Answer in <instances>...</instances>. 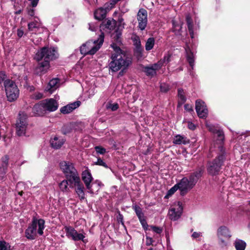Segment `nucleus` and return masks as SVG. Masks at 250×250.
I'll list each match as a JSON object with an SVG mask.
<instances>
[{"label":"nucleus","instance_id":"f257e3e1","mask_svg":"<svg viewBox=\"0 0 250 250\" xmlns=\"http://www.w3.org/2000/svg\"><path fill=\"white\" fill-rule=\"evenodd\" d=\"M217 139L214 145L216 156L214 158L207 162L206 169L208 175L215 176L219 175L227 159L228 153L224 146L225 136L222 130H218L216 132Z\"/></svg>","mask_w":250,"mask_h":250},{"label":"nucleus","instance_id":"f03ea898","mask_svg":"<svg viewBox=\"0 0 250 250\" xmlns=\"http://www.w3.org/2000/svg\"><path fill=\"white\" fill-rule=\"evenodd\" d=\"M60 167L65 178L68 180L70 188H75V191L80 200L84 199V187L74 165L69 162L62 161L60 163Z\"/></svg>","mask_w":250,"mask_h":250},{"label":"nucleus","instance_id":"7ed1b4c3","mask_svg":"<svg viewBox=\"0 0 250 250\" xmlns=\"http://www.w3.org/2000/svg\"><path fill=\"white\" fill-rule=\"evenodd\" d=\"M110 46L113 49L114 53L112 54V61L109 64V67L113 72H117L122 68L118 75L119 78L126 72L128 67L131 63L132 59L116 43L113 42Z\"/></svg>","mask_w":250,"mask_h":250},{"label":"nucleus","instance_id":"20e7f679","mask_svg":"<svg viewBox=\"0 0 250 250\" xmlns=\"http://www.w3.org/2000/svg\"><path fill=\"white\" fill-rule=\"evenodd\" d=\"M59 54L57 47L43 46L36 53L35 60L38 62L36 72L40 75L45 74L50 68V62L57 59Z\"/></svg>","mask_w":250,"mask_h":250},{"label":"nucleus","instance_id":"39448f33","mask_svg":"<svg viewBox=\"0 0 250 250\" xmlns=\"http://www.w3.org/2000/svg\"><path fill=\"white\" fill-rule=\"evenodd\" d=\"M45 221L42 219H38L34 217L31 223L30 224L25 230V237L28 240H34L37 237V227L38 226V233L42 235L43 233V229L45 228Z\"/></svg>","mask_w":250,"mask_h":250},{"label":"nucleus","instance_id":"423d86ee","mask_svg":"<svg viewBox=\"0 0 250 250\" xmlns=\"http://www.w3.org/2000/svg\"><path fill=\"white\" fill-rule=\"evenodd\" d=\"M104 35L103 32L99 36L97 40L94 41V44L96 45L93 46L91 49L89 48L90 42H87L83 44L80 47V51L82 54L94 55L100 49L101 46L103 44L104 41Z\"/></svg>","mask_w":250,"mask_h":250},{"label":"nucleus","instance_id":"0eeeda50","mask_svg":"<svg viewBox=\"0 0 250 250\" xmlns=\"http://www.w3.org/2000/svg\"><path fill=\"white\" fill-rule=\"evenodd\" d=\"M7 101L13 102L17 100L19 97L20 90L15 82L7 81L4 86Z\"/></svg>","mask_w":250,"mask_h":250},{"label":"nucleus","instance_id":"6e6552de","mask_svg":"<svg viewBox=\"0 0 250 250\" xmlns=\"http://www.w3.org/2000/svg\"><path fill=\"white\" fill-rule=\"evenodd\" d=\"M27 115L26 113L19 114V117L15 124L16 134L18 136H22L25 134L27 123Z\"/></svg>","mask_w":250,"mask_h":250},{"label":"nucleus","instance_id":"1a4fd4ad","mask_svg":"<svg viewBox=\"0 0 250 250\" xmlns=\"http://www.w3.org/2000/svg\"><path fill=\"white\" fill-rule=\"evenodd\" d=\"M82 179L86 189L88 190V192L90 194H93L94 193V189L92 188V186L94 185V183H92L93 178L90 172V170L88 167H86V169L82 172Z\"/></svg>","mask_w":250,"mask_h":250},{"label":"nucleus","instance_id":"9d476101","mask_svg":"<svg viewBox=\"0 0 250 250\" xmlns=\"http://www.w3.org/2000/svg\"><path fill=\"white\" fill-rule=\"evenodd\" d=\"M138 21V27L141 31L144 30L147 24V12L144 8H140L137 15Z\"/></svg>","mask_w":250,"mask_h":250},{"label":"nucleus","instance_id":"9b49d317","mask_svg":"<svg viewBox=\"0 0 250 250\" xmlns=\"http://www.w3.org/2000/svg\"><path fill=\"white\" fill-rule=\"evenodd\" d=\"M68 237H71L74 241L82 240L84 243H86L87 241L84 240L85 236L82 233H79L77 231L71 226H65L64 227Z\"/></svg>","mask_w":250,"mask_h":250},{"label":"nucleus","instance_id":"f8f14e48","mask_svg":"<svg viewBox=\"0 0 250 250\" xmlns=\"http://www.w3.org/2000/svg\"><path fill=\"white\" fill-rule=\"evenodd\" d=\"M195 109L198 116L200 118L205 119L208 114V110L205 103L202 100L198 99L195 102Z\"/></svg>","mask_w":250,"mask_h":250},{"label":"nucleus","instance_id":"ddd939ff","mask_svg":"<svg viewBox=\"0 0 250 250\" xmlns=\"http://www.w3.org/2000/svg\"><path fill=\"white\" fill-rule=\"evenodd\" d=\"M204 172V167L203 166L198 167L196 170L190 173L188 177V180L194 187L198 180L202 176Z\"/></svg>","mask_w":250,"mask_h":250},{"label":"nucleus","instance_id":"4468645a","mask_svg":"<svg viewBox=\"0 0 250 250\" xmlns=\"http://www.w3.org/2000/svg\"><path fill=\"white\" fill-rule=\"evenodd\" d=\"M177 184L179 187L180 194L182 196L187 194L189 191L193 188V187L188 180L187 177H183Z\"/></svg>","mask_w":250,"mask_h":250},{"label":"nucleus","instance_id":"2eb2a0df","mask_svg":"<svg viewBox=\"0 0 250 250\" xmlns=\"http://www.w3.org/2000/svg\"><path fill=\"white\" fill-rule=\"evenodd\" d=\"M9 161V156L8 155H5L0 158V178L1 180H4L5 175L8 171Z\"/></svg>","mask_w":250,"mask_h":250},{"label":"nucleus","instance_id":"dca6fc26","mask_svg":"<svg viewBox=\"0 0 250 250\" xmlns=\"http://www.w3.org/2000/svg\"><path fill=\"white\" fill-rule=\"evenodd\" d=\"M46 111L53 112L58 108V104L54 99L50 98L42 100Z\"/></svg>","mask_w":250,"mask_h":250},{"label":"nucleus","instance_id":"f3484780","mask_svg":"<svg viewBox=\"0 0 250 250\" xmlns=\"http://www.w3.org/2000/svg\"><path fill=\"white\" fill-rule=\"evenodd\" d=\"M178 205L179 207L177 210L175 208H171L169 209L168 214L169 215V218L172 220H177L180 217L182 214L183 211V208L181 206V203L179 202L178 203Z\"/></svg>","mask_w":250,"mask_h":250},{"label":"nucleus","instance_id":"a211bd4d","mask_svg":"<svg viewBox=\"0 0 250 250\" xmlns=\"http://www.w3.org/2000/svg\"><path fill=\"white\" fill-rule=\"evenodd\" d=\"M33 112L37 116H42L46 113V110L44 106L42 101L40 102L39 103L35 104L33 108Z\"/></svg>","mask_w":250,"mask_h":250},{"label":"nucleus","instance_id":"6ab92c4d","mask_svg":"<svg viewBox=\"0 0 250 250\" xmlns=\"http://www.w3.org/2000/svg\"><path fill=\"white\" fill-rule=\"evenodd\" d=\"M81 102L79 101H76L69 104L65 106L62 107L60 109V111L62 114H68L72 112L73 110L80 106Z\"/></svg>","mask_w":250,"mask_h":250},{"label":"nucleus","instance_id":"aec40b11","mask_svg":"<svg viewBox=\"0 0 250 250\" xmlns=\"http://www.w3.org/2000/svg\"><path fill=\"white\" fill-rule=\"evenodd\" d=\"M64 142L65 140L63 139H59L57 136H55L50 141L51 147L55 149L60 148L64 144Z\"/></svg>","mask_w":250,"mask_h":250},{"label":"nucleus","instance_id":"412c9836","mask_svg":"<svg viewBox=\"0 0 250 250\" xmlns=\"http://www.w3.org/2000/svg\"><path fill=\"white\" fill-rule=\"evenodd\" d=\"M116 23V21L114 19H107V20L105 21L104 22H103L100 25V28L103 29L107 28L110 30H113L115 29Z\"/></svg>","mask_w":250,"mask_h":250},{"label":"nucleus","instance_id":"4be33fe9","mask_svg":"<svg viewBox=\"0 0 250 250\" xmlns=\"http://www.w3.org/2000/svg\"><path fill=\"white\" fill-rule=\"evenodd\" d=\"M185 50L187 54V60L190 66L192 68H193L194 63L193 53L191 50L188 44H186Z\"/></svg>","mask_w":250,"mask_h":250},{"label":"nucleus","instance_id":"5701e85b","mask_svg":"<svg viewBox=\"0 0 250 250\" xmlns=\"http://www.w3.org/2000/svg\"><path fill=\"white\" fill-rule=\"evenodd\" d=\"M107 13L103 9L100 7L96 9L94 12V16L95 19L101 21L106 18Z\"/></svg>","mask_w":250,"mask_h":250},{"label":"nucleus","instance_id":"b1692460","mask_svg":"<svg viewBox=\"0 0 250 250\" xmlns=\"http://www.w3.org/2000/svg\"><path fill=\"white\" fill-rule=\"evenodd\" d=\"M217 235L219 236L231 237V234L229 229L225 226H221L218 228L217 230Z\"/></svg>","mask_w":250,"mask_h":250},{"label":"nucleus","instance_id":"393cba45","mask_svg":"<svg viewBox=\"0 0 250 250\" xmlns=\"http://www.w3.org/2000/svg\"><path fill=\"white\" fill-rule=\"evenodd\" d=\"M173 143L176 145H187L190 143V140L184 136L177 135L175 136Z\"/></svg>","mask_w":250,"mask_h":250},{"label":"nucleus","instance_id":"a878e982","mask_svg":"<svg viewBox=\"0 0 250 250\" xmlns=\"http://www.w3.org/2000/svg\"><path fill=\"white\" fill-rule=\"evenodd\" d=\"M218 238V244L221 248H227L229 243L230 237L226 236H219L217 235Z\"/></svg>","mask_w":250,"mask_h":250},{"label":"nucleus","instance_id":"bb28decb","mask_svg":"<svg viewBox=\"0 0 250 250\" xmlns=\"http://www.w3.org/2000/svg\"><path fill=\"white\" fill-rule=\"evenodd\" d=\"M172 31L175 33L177 36L182 35L181 30L182 28V24H180L175 20L172 21Z\"/></svg>","mask_w":250,"mask_h":250},{"label":"nucleus","instance_id":"cd10ccee","mask_svg":"<svg viewBox=\"0 0 250 250\" xmlns=\"http://www.w3.org/2000/svg\"><path fill=\"white\" fill-rule=\"evenodd\" d=\"M60 80L58 78H54L51 80L47 85L48 90L52 93L58 87V84L60 83Z\"/></svg>","mask_w":250,"mask_h":250},{"label":"nucleus","instance_id":"c85d7f7f","mask_svg":"<svg viewBox=\"0 0 250 250\" xmlns=\"http://www.w3.org/2000/svg\"><path fill=\"white\" fill-rule=\"evenodd\" d=\"M234 246L236 250H245L247 244L246 243L242 240L236 239L234 243Z\"/></svg>","mask_w":250,"mask_h":250},{"label":"nucleus","instance_id":"c756f323","mask_svg":"<svg viewBox=\"0 0 250 250\" xmlns=\"http://www.w3.org/2000/svg\"><path fill=\"white\" fill-rule=\"evenodd\" d=\"M73 127V125L71 123L65 124L61 128V132L64 135L69 134L72 132Z\"/></svg>","mask_w":250,"mask_h":250},{"label":"nucleus","instance_id":"7c9ffc66","mask_svg":"<svg viewBox=\"0 0 250 250\" xmlns=\"http://www.w3.org/2000/svg\"><path fill=\"white\" fill-rule=\"evenodd\" d=\"M40 26V24L39 22L34 21H33L30 22L28 24V29L29 31L35 32L37 31V29H38Z\"/></svg>","mask_w":250,"mask_h":250},{"label":"nucleus","instance_id":"2f4dec72","mask_svg":"<svg viewBox=\"0 0 250 250\" xmlns=\"http://www.w3.org/2000/svg\"><path fill=\"white\" fill-rule=\"evenodd\" d=\"M155 44V39L153 37L149 38L146 43L145 49L146 51L151 50Z\"/></svg>","mask_w":250,"mask_h":250},{"label":"nucleus","instance_id":"473e14b6","mask_svg":"<svg viewBox=\"0 0 250 250\" xmlns=\"http://www.w3.org/2000/svg\"><path fill=\"white\" fill-rule=\"evenodd\" d=\"M143 71L146 73L147 76L151 77L156 75V71H154V69L150 67V66H146L143 67Z\"/></svg>","mask_w":250,"mask_h":250},{"label":"nucleus","instance_id":"72a5a7b5","mask_svg":"<svg viewBox=\"0 0 250 250\" xmlns=\"http://www.w3.org/2000/svg\"><path fill=\"white\" fill-rule=\"evenodd\" d=\"M68 184L69 185L68 180L65 179L59 184V188L62 191L67 192L69 190V188H68Z\"/></svg>","mask_w":250,"mask_h":250},{"label":"nucleus","instance_id":"f704fd0d","mask_svg":"<svg viewBox=\"0 0 250 250\" xmlns=\"http://www.w3.org/2000/svg\"><path fill=\"white\" fill-rule=\"evenodd\" d=\"M7 81H13V80L8 79L7 76L4 71H0V83H3V86Z\"/></svg>","mask_w":250,"mask_h":250},{"label":"nucleus","instance_id":"c9c22d12","mask_svg":"<svg viewBox=\"0 0 250 250\" xmlns=\"http://www.w3.org/2000/svg\"><path fill=\"white\" fill-rule=\"evenodd\" d=\"M178 189H179V187L177 183L168 190L167 195L165 196V198H168L169 197L172 195Z\"/></svg>","mask_w":250,"mask_h":250},{"label":"nucleus","instance_id":"e433bc0d","mask_svg":"<svg viewBox=\"0 0 250 250\" xmlns=\"http://www.w3.org/2000/svg\"><path fill=\"white\" fill-rule=\"evenodd\" d=\"M143 51L144 49L142 47L135 48L134 49V54L138 59H139L143 56Z\"/></svg>","mask_w":250,"mask_h":250},{"label":"nucleus","instance_id":"4c0bfd02","mask_svg":"<svg viewBox=\"0 0 250 250\" xmlns=\"http://www.w3.org/2000/svg\"><path fill=\"white\" fill-rule=\"evenodd\" d=\"M178 97L181 101L183 102H186L187 98L185 95V92L183 88H179L178 89Z\"/></svg>","mask_w":250,"mask_h":250},{"label":"nucleus","instance_id":"58836bf2","mask_svg":"<svg viewBox=\"0 0 250 250\" xmlns=\"http://www.w3.org/2000/svg\"><path fill=\"white\" fill-rule=\"evenodd\" d=\"M133 44L135 46V48L142 47L141 45V42L140 39L138 36L135 37L133 39Z\"/></svg>","mask_w":250,"mask_h":250},{"label":"nucleus","instance_id":"ea45409f","mask_svg":"<svg viewBox=\"0 0 250 250\" xmlns=\"http://www.w3.org/2000/svg\"><path fill=\"white\" fill-rule=\"evenodd\" d=\"M118 215L117 216V221L118 223H121L122 225L125 227V225L124 222V216L122 214L119 210L118 211Z\"/></svg>","mask_w":250,"mask_h":250},{"label":"nucleus","instance_id":"a19ab883","mask_svg":"<svg viewBox=\"0 0 250 250\" xmlns=\"http://www.w3.org/2000/svg\"><path fill=\"white\" fill-rule=\"evenodd\" d=\"M9 244L7 243L5 241H0V250H10L8 248ZM10 247V246H9Z\"/></svg>","mask_w":250,"mask_h":250},{"label":"nucleus","instance_id":"79ce46f5","mask_svg":"<svg viewBox=\"0 0 250 250\" xmlns=\"http://www.w3.org/2000/svg\"><path fill=\"white\" fill-rule=\"evenodd\" d=\"M160 90L161 92L166 93L169 90V85L166 83H162L160 85Z\"/></svg>","mask_w":250,"mask_h":250},{"label":"nucleus","instance_id":"37998d69","mask_svg":"<svg viewBox=\"0 0 250 250\" xmlns=\"http://www.w3.org/2000/svg\"><path fill=\"white\" fill-rule=\"evenodd\" d=\"M95 150L97 153L104 154L106 152V149L102 146H98L95 147Z\"/></svg>","mask_w":250,"mask_h":250},{"label":"nucleus","instance_id":"c03bdc74","mask_svg":"<svg viewBox=\"0 0 250 250\" xmlns=\"http://www.w3.org/2000/svg\"><path fill=\"white\" fill-rule=\"evenodd\" d=\"M149 227L153 231L157 234H160L163 231V229L161 227L153 225H151Z\"/></svg>","mask_w":250,"mask_h":250},{"label":"nucleus","instance_id":"a18cd8bd","mask_svg":"<svg viewBox=\"0 0 250 250\" xmlns=\"http://www.w3.org/2000/svg\"><path fill=\"white\" fill-rule=\"evenodd\" d=\"M119 104L117 103L109 104L107 105V109H111L113 111L117 110L119 108Z\"/></svg>","mask_w":250,"mask_h":250},{"label":"nucleus","instance_id":"49530a36","mask_svg":"<svg viewBox=\"0 0 250 250\" xmlns=\"http://www.w3.org/2000/svg\"><path fill=\"white\" fill-rule=\"evenodd\" d=\"M95 165L103 166L104 167L107 168H108V166L106 165V164L103 161V160L101 158H98L97 159V161L95 162Z\"/></svg>","mask_w":250,"mask_h":250},{"label":"nucleus","instance_id":"de8ad7c7","mask_svg":"<svg viewBox=\"0 0 250 250\" xmlns=\"http://www.w3.org/2000/svg\"><path fill=\"white\" fill-rule=\"evenodd\" d=\"M110 4V2L105 3L104 6L102 7L103 9L106 11V13L108 12L114 7Z\"/></svg>","mask_w":250,"mask_h":250},{"label":"nucleus","instance_id":"09e8293b","mask_svg":"<svg viewBox=\"0 0 250 250\" xmlns=\"http://www.w3.org/2000/svg\"><path fill=\"white\" fill-rule=\"evenodd\" d=\"M139 221L142 226V227L143 229L146 230L148 229V227H149L147 223V222L146 221V219L145 218H143L141 220H139Z\"/></svg>","mask_w":250,"mask_h":250},{"label":"nucleus","instance_id":"8fccbe9b","mask_svg":"<svg viewBox=\"0 0 250 250\" xmlns=\"http://www.w3.org/2000/svg\"><path fill=\"white\" fill-rule=\"evenodd\" d=\"M171 54L167 53L164 56L163 60L165 64H167L171 61Z\"/></svg>","mask_w":250,"mask_h":250},{"label":"nucleus","instance_id":"3c124183","mask_svg":"<svg viewBox=\"0 0 250 250\" xmlns=\"http://www.w3.org/2000/svg\"><path fill=\"white\" fill-rule=\"evenodd\" d=\"M184 109L188 112L191 113L192 112H194V110L193 109V106L192 105L186 104L184 105Z\"/></svg>","mask_w":250,"mask_h":250},{"label":"nucleus","instance_id":"603ef678","mask_svg":"<svg viewBox=\"0 0 250 250\" xmlns=\"http://www.w3.org/2000/svg\"><path fill=\"white\" fill-rule=\"evenodd\" d=\"M132 209L134 210L136 215L142 212V208L137 205L132 206Z\"/></svg>","mask_w":250,"mask_h":250},{"label":"nucleus","instance_id":"864d4df0","mask_svg":"<svg viewBox=\"0 0 250 250\" xmlns=\"http://www.w3.org/2000/svg\"><path fill=\"white\" fill-rule=\"evenodd\" d=\"M43 94L41 92H35L33 94L32 97L36 100H40L43 98Z\"/></svg>","mask_w":250,"mask_h":250},{"label":"nucleus","instance_id":"5fc2aeb1","mask_svg":"<svg viewBox=\"0 0 250 250\" xmlns=\"http://www.w3.org/2000/svg\"><path fill=\"white\" fill-rule=\"evenodd\" d=\"M154 242V240L153 239H152V238L149 237V236H146V246H150V245H152V246H153V243Z\"/></svg>","mask_w":250,"mask_h":250},{"label":"nucleus","instance_id":"6e6d98bb","mask_svg":"<svg viewBox=\"0 0 250 250\" xmlns=\"http://www.w3.org/2000/svg\"><path fill=\"white\" fill-rule=\"evenodd\" d=\"M188 127L191 130H194L196 128V126L195 124L191 122H188Z\"/></svg>","mask_w":250,"mask_h":250},{"label":"nucleus","instance_id":"4d7b16f0","mask_svg":"<svg viewBox=\"0 0 250 250\" xmlns=\"http://www.w3.org/2000/svg\"><path fill=\"white\" fill-rule=\"evenodd\" d=\"M26 10H27V14L29 16H30L31 17L34 16V15L35 14V10L29 7H27L26 8Z\"/></svg>","mask_w":250,"mask_h":250},{"label":"nucleus","instance_id":"13d9d810","mask_svg":"<svg viewBox=\"0 0 250 250\" xmlns=\"http://www.w3.org/2000/svg\"><path fill=\"white\" fill-rule=\"evenodd\" d=\"M186 21L187 24H189V23H193L192 20L189 15H187L186 16Z\"/></svg>","mask_w":250,"mask_h":250},{"label":"nucleus","instance_id":"bf43d9fd","mask_svg":"<svg viewBox=\"0 0 250 250\" xmlns=\"http://www.w3.org/2000/svg\"><path fill=\"white\" fill-rule=\"evenodd\" d=\"M150 67L154 69V71H156L157 70H158L161 69L157 63H155L152 64L151 65H150Z\"/></svg>","mask_w":250,"mask_h":250},{"label":"nucleus","instance_id":"052dcab7","mask_svg":"<svg viewBox=\"0 0 250 250\" xmlns=\"http://www.w3.org/2000/svg\"><path fill=\"white\" fill-rule=\"evenodd\" d=\"M23 31L21 29H18L17 30V35L19 38H21L23 35Z\"/></svg>","mask_w":250,"mask_h":250},{"label":"nucleus","instance_id":"680f3d73","mask_svg":"<svg viewBox=\"0 0 250 250\" xmlns=\"http://www.w3.org/2000/svg\"><path fill=\"white\" fill-rule=\"evenodd\" d=\"M158 66L160 67V68H161V67H162V66L165 64V63L164 62V60H163V59L160 60L159 61H158L157 62H156Z\"/></svg>","mask_w":250,"mask_h":250},{"label":"nucleus","instance_id":"e2e57ef3","mask_svg":"<svg viewBox=\"0 0 250 250\" xmlns=\"http://www.w3.org/2000/svg\"><path fill=\"white\" fill-rule=\"evenodd\" d=\"M136 215L138 217L139 220H141V219H142L143 218H145V216L144 215V213L143 212H142L141 213H140L137 214Z\"/></svg>","mask_w":250,"mask_h":250},{"label":"nucleus","instance_id":"0e129e2a","mask_svg":"<svg viewBox=\"0 0 250 250\" xmlns=\"http://www.w3.org/2000/svg\"><path fill=\"white\" fill-rule=\"evenodd\" d=\"M120 0H111L109 2H110V4H112V5L114 7L115 4L119 1Z\"/></svg>","mask_w":250,"mask_h":250},{"label":"nucleus","instance_id":"69168bd1","mask_svg":"<svg viewBox=\"0 0 250 250\" xmlns=\"http://www.w3.org/2000/svg\"><path fill=\"white\" fill-rule=\"evenodd\" d=\"M200 234L196 232H193L192 234V237H193L194 238H198Z\"/></svg>","mask_w":250,"mask_h":250},{"label":"nucleus","instance_id":"338daca9","mask_svg":"<svg viewBox=\"0 0 250 250\" xmlns=\"http://www.w3.org/2000/svg\"><path fill=\"white\" fill-rule=\"evenodd\" d=\"M95 183H97V184H98V186H97V191L99 190V189H100V187H101V185H102V183L100 181H99L98 180H96L95 181Z\"/></svg>","mask_w":250,"mask_h":250},{"label":"nucleus","instance_id":"774afa93","mask_svg":"<svg viewBox=\"0 0 250 250\" xmlns=\"http://www.w3.org/2000/svg\"><path fill=\"white\" fill-rule=\"evenodd\" d=\"M188 28V30H191L193 29V23H189V24H187Z\"/></svg>","mask_w":250,"mask_h":250}]
</instances>
